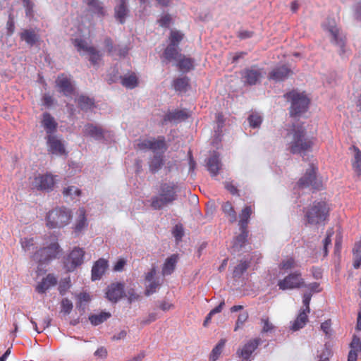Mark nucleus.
Wrapping results in <instances>:
<instances>
[{
    "instance_id": "f257e3e1",
    "label": "nucleus",
    "mask_w": 361,
    "mask_h": 361,
    "mask_svg": "<svg viewBox=\"0 0 361 361\" xmlns=\"http://www.w3.org/2000/svg\"><path fill=\"white\" fill-rule=\"evenodd\" d=\"M289 151L293 154H305L312 149L314 138L306 135L305 128L302 126H293V129L286 137Z\"/></svg>"
},
{
    "instance_id": "f03ea898",
    "label": "nucleus",
    "mask_w": 361,
    "mask_h": 361,
    "mask_svg": "<svg viewBox=\"0 0 361 361\" xmlns=\"http://www.w3.org/2000/svg\"><path fill=\"white\" fill-rule=\"evenodd\" d=\"M178 185L173 181L163 182L159 185V195L151 198V207L159 210L166 205L173 203L178 198Z\"/></svg>"
},
{
    "instance_id": "7ed1b4c3",
    "label": "nucleus",
    "mask_w": 361,
    "mask_h": 361,
    "mask_svg": "<svg viewBox=\"0 0 361 361\" xmlns=\"http://www.w3.org/2000/svg\"><path fill=\"white\" fill-rule=\"evenodd\" d=\"M72 218L71 211L66 207H58L48 212L46 225L49 228H63Z\"/></svg>"
},
{
    "instance_id": "20e7f679",
    "label": "nucleus",
    "mask_w": 361,
    "mask_h": 361,
    "mask_svg": "<svg viewBox=\"0 0 361 361\" xmlns=\"http://www.w3.org/2000/svg\"><path fill=\"white\" fill-rule=\"evenodd\" d=\"M284 97L291 102L290 115L297 116L307 111L310 99L303 92L292 90L286 93Z\"/></svg>"
},
{
    "instance_id": "39448f33",
    "label": "nucleus",
    "mask_w": 361,
    "mask_h": 361,
    "mask_svg": "<svg viewBox=\"0 0 361 361\" xmlns=\"http://www.w3.org/2000/svg\"><path fill=\"white\" fill-rule=\"evenodd\" d=\"M135 148L141 151L151 150L156 154H164L168 149V145L164 136H158L149 139L138 140Z\"/></svg>"
},
{
    "instance_id": "423d86ee",
    "label": "nucleus",
    "mask_w": 361,
    "mask_h": 361,
    "mask_svg": "<svg viewBox=\"0 0 361 361\" xmlns=\"http://www.w3.org/2000/svg\"><path fill=\"white\" fill-rule=\"evenodd\" d=\"M329 209L325 202H314L307 209L305 217L310 224H319L329 216Z\"/></svg>"
},
{
    "instance_id": "0eeeda50",
    "label": "nucleus",
    "mask_w": 361,
    "mask_h": 361,
    "mask_svg": "<svg viewBox=\"0 0 361 361\" xmlns=\"http://www.w3.org/2000/svg\"><path fill=\"white\" fill-rule=\"evenodd\" d=\"M60 252L59 245L57 240L54 239V242H51L49 245L37 250L32 257L35 261L42 264L56 258Z\"/></svg>"
},
{
    "instance_id": "6e6552de",
    "label": "nucleus",
    "mask_w": 361,
    "mask_h": 361,
    "mask_svg": "<svg viewBox=\"0 0 361 361\" xmlns=\"http://www.w3.org/2000/svg\"><path fill=\"white\" fill-rule=\"evenodd\" d=\"M278 286L279 289L285 290L306 287L307 284L302 277V273L300 271H295L288 274L283 279L279 280Z\"/></svg>"
},
{
    "instance_id": "1a4fd4ad",
    "label": "nucleus",
    "mask_w": 361,
    "mask_h": 361,
    "mask_svg": "<svg viewBox=\"0 0 361 361\" xmlns=\"http://www.w3.org/2000/svg\"><path fill=\"white\" fill-rule=\"evenodd\" d=\"M317 168L311 164L305 175L297 183L300 188L311 187L313 190H319L322 188V183L317 178Z\"/></svg>"
},
{
    "instance_id": "9d476101",
    "label": "nucleus",
    "mask_w": 361,
    "mask_h": 361,
    "mask_svg": "<svg viewBox=\"0 0 361 361\" xmlns=\"http://www.w3.org/2000/svg\"><path fill=\"white\" fill-rule=\"evenodd\" d=\"M73 43L78 51L83 50L90 54L89 60L92 65L98 64L102 59V54L100 51L92 46H88L85 40L77 38L73 39Z\"/></svg>"
},
{
    "instance_id": "9b49d317",
    "label": "nucleus",
    "mask_w": 361,
    "mask_h": 361,
    "mask_svg": "<svg viewBox=\"0 0 361 361\" xmlns=\"http://www.w3.org/2000/svg\"><path fill=\"white\" fill-rule=\"evenodd\" d=\"M56 177L51 173L39 174L35 178L32 185L37 190L51 191L56 183Z\"/></svg>"
},
{
    "instance_id": "f8f14e48",
    "label": "nucleus",
    "mask_w": 361,
    "mask_h": 361,
    "mask_svg": "<svg viewBox=\"0 0 361 361\" xmlns=\"http://www.w3.org/2000/svg\"><path fill=\"white\" fill-rule=\"evenodd\" d=\"M262 340L260 338H255L247 341L241 348H239L236 351L238 357L243 359V361H247L250 360L252 354L255 351L258 346L261 344Z\"/></svg>"
},
{
    "instance_id": "ddd939ff",
    "label": "nucleus",
    "mask_w": 361,
    "mask_h": 361,
    "mask_svg": "<svg viewBox=\"0 0 361 361\" xmlns=\"http://www.w3.org/2000/svg\"><path fill=\"white\" fill-rule=\"evenodd\" d=\"M48 152L52 154L63 155L66 154L63 141L56 135H48L46 137Z\"/></svg>"
},
{
    "instance_id": "4468645a",
    "label": "nucleus",
    "mask_w": 361,
    "mask_h": 361,
    "mask_svg": "<svg viewBox=\"0 0 361 361\" xmlns=\"http://www.w3.org/2000/svg\"><path fill=\"white\" fill-rule=\"evenodd\" d=\"M85 255V251L82 248H80L78 247H74V249L69 254L68 257V262L66 264V267L68 271H73L77 267L81 265L83 263V258Z\"/></svg>"
},
{
    "instance_id": "2eb2a0df",
    "label": "nucleus",
    "mask_w": 361,
    "mask_h": 361,
    "mask_svg": "<svg viewBox=\"0 0 361 361\" xmlns=\"http://www.w3.org/2000/svg\"><path fill=\"white\" fill-rule=\"evenodd\" d=\"M262 77V69L258 68L257 66H252L250 68H245L242 73L243 82L245 84L249 85H256Z\"/></svg>"
},
{
    "instance_id": "dca6fc26",
    "label": "nucleus",
    "mask_w": 361,
    "mask_h": 361,
    "mask_svg": "<svg viewBox=\"0 0 361 361\" xmlns=\"http://www.w3.org/2000/svg\"><path fill=\"white\" fill-rule=\"evenodd\" d=\"M124 294V286L121 283H112L108 286L106 292L109 300L116 302L120 300Z\"/></svg>"
},
{
    "instance_id": "f3484780",
    "label": "nucleus",
    "mask_w": 361,
    "mask_h": 361,
    "mask_svg": "<svg viewBox=\"0 0 361 361\" xmlns=\"http://www.w3.org/2000/svg\"><path fill=\"white\" fill-rule=\"evenodd\" d=\"M88 226V221L86 216V210L85 208L81 207L78 210V217L75 220L73 232L76 235H78Z\"/></svg>"
},
{
    "instance_id": "a211bd4d",
    "label": "nucleus",
    "mask_w": 361,
    "mask_h": 361,
    "mask_svg": "<svg viewBox=\"0 0 361 361\" xmlns=\"http://www.w3.org/2000/svg\"><path fill=\"white\" fill-rule=\"evenodd\" d=\"M292 74V71L286 66H281L274 68L269 75V79L275 81H283Z\"/></svg>"
},
{
    "instance_id": "6ab92c4d",
    "label": "nucleus",
    "mask_w": 361,
    "mask_h": 361,
    "mask_svg": "<svg viewBox=\"0 0 361 361\" xmlns=\"http://www.w3.org/2000/svg\"><path fill=\"white\" fill-rule=\"evenodd\" d=\"M108 267V261L105 259L100 258L94 264L92 269V281L99 280L105 273Z\"/></svg>"
},
{
    "instance_id": "aec40b11",
    "label": "nucleus",
    "mask_w": 361,
    "mask_h": 361,
    "mask_svg": "<svg viewBox=\"0 0 361 361\" xmlns=\"http://www.w3.org/2000/svg\"><path fill=\"white\" fill-rule=\"evenodd\" d=\"M56 82V86L65 96H70L73 93L74 88L70 80L64 74L59 75Z\"/></svg>"
},
{
    "instance_id": "412c9836",
    "label": "nucleus",
    "mask_w": 361,
    "mask_h": 361,
    "mask_svg": "<svg viewBox=\"0 0 361 361\" xmlns=\"http://www.w3.org/2000/svg\"><path fill=\"white\" fill-rule=\"evenodd\" d=\"M42 125L45 129L47 135H53L56 130L58 126L54 118L48 112H45L42 114Z\"/></svg>"
},
{
    "instance_id": "4be33fe9",
    "label": "nucleus",
    "mask_w": 361,
    "mask_h": 361,
    "mask_svg": "<svg viewBox=\"0 0 361 361\" xmlns=\"http://www.w3.org/2000/svg\"><path fill=\"white\" fill-rule=\"evenodd\" d=\"M57 283L56 278L51 274H49L44 278L36 286V291L39 293H44L50 287Z\"/></svg>"
},
{
    "instance_id": "5701e85b",
    "label": "nucleus",
    "mask_w": 361,
    "mask_h": 361,
    "mask_svg": "<svg viewBox=\"0 0 361 361\" xmlns=\"http://www.w3.org/2000/svg\"><path fill=\"white\" fill-rule=\"evenodd\" d=\"M240 233L237 235L233 241V245L231 247L233 252H239L245 246L247 241V229L240 228Z\"/></svg>"
},
{
    "instance_id": "b1692460",
    "label": "nucleus",
    "mask_w": 361,
    "mask_h": 361,
    "mask_svg": "<svg viewBox=\"0 0 361 361\" xmlns=\"http://www.w3.org/2000/svg\"><path fill=\"white\" fill-rule=\"evenodd\" d=\"M207 169L212 176H215L219 173L221 168V162L217 154H214L208 159L207 163Z\"/></svg>"
},
{
    "instance_id": "393cba45",
    "label": "nucleus",
    "mask_w": 361,
    "mask_h": 361,
    "mask_svg": "<svg viewBox=\"0 0 361 361\" xmlns=\"http://www.w3.org/2000/svg\"><path fill=\"white\" fill-rule=\"evenodd\" d=\"M178 261V255H172L169 257H168L162 267V274L170 275L174 271L176 263Z\"/></svg>"
},
{
    "instance_id": "a878e982",
    "label": "nucleus",
    "mask_w": 361,
    "mask_h": 361,
    "mask_svg": "<svg viewBox=\"0 0 361 361\" xmlns=\"http://www.w3.org/2000/svg\"><path fill=\"white\" fill-rule=\"evenodd\" d=\"M308 312L300 310L298 315L292 324L291 330L295 331L303 328L308 321Z\"/></svg>"
},
{
    "instance_id": "bb28decb",
    "label": "nucleus",
    "mask_w": 361,
    "mask_h": 361,
    "mask_svg": "<svg viewBox=\"0 0 361 361\" xmlns=\"http://www.w3.org/2000/svg\"><path fill=\"white\" fill-rule=\"evenodd\" d=\"M20 39L25 41L28 45L33 46L39 39V36L33 30H25L20 35Z\"/></svg>"
},
{
    "instance_id": "cd10ccee",
    "label": "nucleus",
    "mask_w": 361,
    "mask_h": 361,
    "mask_svg": "<svg viewBox=\"0 0 361 361\" xmlns=\"http://www.w3.org/2000/svg\"><path fill=\"white\" fill-rule=\"evenodd\" d=\"M173 86L176 92H185L190 87V79L187 76L176 78L173 82Z\"/></svg>"
},
{
    "instance_id": "c85d7f7f",
    "label": "nucleus",
    "mask_w": 361,
    "mask_h": 361,
    "mask_svg": "<svg viewBox=\"0 0 361 361\" xmlns=\"http://www.w3.org/2000/svg\"><path fill=\"white\" fill-rule=\"evenodd\" d=\"M164 56L167 61H171L178 60L182 54L179 52L178 47L169 44L164 51Z\"/></svg>"
},
{
    "instance_id": "c756f323",
    "label": "nucleus",
    "mask_w": 361,
    "mask_h": 361,
    "mask_svg": "<svg viewBox=\"0 0 361 361\" xmlns=\"http://www.w3.org/2000/svg\"><path fill=\"white\" fill-rule=\"evenodd\" d=\"M252 214V209L250 206L244 207L240 214L239 226L240 228L247 229L249 219Z\"/></svg>"
},
{
    "instance_id": "7c9ffc66",
    "label": "nucleus",
    "mask_w": 361,
    "mask_h": 361,
    "mask_svg": "<svg viewBox=\"0 0 361 361\" xmlns=\"http://www.w3.org/2000/svg\"><path fill=\"white\" fill-rule=\"evenodd\" d=\"M354 152V158L352 160V166L354 171L357 175L361 174V150L357 146H352L350 147Z\"/></svg>"
},
{
    "instance_id": "2f4dec72",
    "label": "nucleus",
    "mask_w": 361,
    "mask_h": 361,
    "mask_svg": "<svg viewBox=\"0 0 361 361\" xmlns=\"http://www.w3.org/2000/svg\"><path fill=\"white\" fill-rule=\"evenodd\" d=\"M127 0H121L120 4L115 8V16L121 23L125 22L128 10L126 5Z\"/></svg>"
},
{
    "instance_id": "473e14b6",
    "label": "nucleus",
    "mask_w": 361,
    "mask_h": 361,
    "mask_svg": "<svg viewBox=\"0 0 361 361\" xmlns=\"http://www.w3.org/2000/svg\"><path fill=\"white\" fill-rule=\"evenodd\" d=\"M84 133L86 135H89L96 139H102L104 137L102 128L94 126L92 124H87L85 126Z\"/></svg>"
},
{
    "instance_id": "72a5a7b5",
    "label": "nucleus",
    "mask_w": 361,
    "mask_h": 361,
    "mask_svg": "<svg viewBox=\"0 0 361 361\" xmlns=\"http://www.w3.org/2000/svg\"><path fill=\"white\" fill-rule=\"evenodd\" d=\"M86 1L90 11L93 13L99 16H104L105 15L104 8L99 0H87Z\"/></svg>"
},
{
    "instance_id": "f704fd0d",
    "label": "nucleus",
    "mask_w": 361,
    "mask_h": 361,
    "mask_svg": "<svg viewBox=\"0 0 361 361\" xmlns=\"http://www.w3.org/2000/svg\"><path fill=\"white\" fill-rule=\"evenodd\" d=\"M164 164L163 154H155L149 163V169L152 173H156L163 166Z\"/></svg>"
},
{
    "instance_id": "c9c22d12",
    "label": "nucleus",
    "mask_w": 361,
    "mask_h": 361,
    "mask_svg": "<svg viewBox=\"0 0 361 361\" xmlns=\"http://www.w3.org/2000/svg\"><path fill=\"white\" fill-rule=\"evenodd\" d=\"M188 118V114L182 110L170 112L165 115L164 121H176L185 120Z\"/></svg>"
},
{
    "instance_id": "e433bc0d",
    "label": "nucleus",
    "mask_w": 361,
    "mask_h": 361,
    "mask_svg": "<svg viewBox=\"0 0 361 361\" xmlns=\"http://www.w3.org/2000/svg\"><path fill=\"white\" fill-rule=\"evenodd\" d=\"M226 340L221 338L216 346L212 349L209 355V361H216L221 354L222 350L226 344Z\"/></svg>"
},
{
    "instance_id": "4c0bfd02",
    "label": "nucleus",
    "mask_w": 361,
    "mask_h": 361,
    "mask_svg": "<svg viewBox=\"0 0 361 361\" xmlns=\"http://www.w3.org/2000/svg\"><path fill=\"white\" fill-rule=\"evenodd\" d=\"M111 317L109 312H102L97 314H92L89 317V320L94 326H97L106 321Z\"/></svg>"
},
{
    "instance_id": "58836bf2",
    "label": "nucleus",
    "mask_w": 361,
    "mask_h": 361,
    "mask_svg": "<svg viewBox=\"0 0 361 361\" xmlns=\"http://www.w3.org/2000/svg\"><path fill=\"white\" fill-rule=\"evenodd\" d=\"M62 193L65 197H69L71 200H73L76 197H80L82 192L78 188L72 185L65 188Z\"/></svg>"
},
{
    "instance_id": "ea45409f",
    "label": "nucleus",
    "mask_w": 361,
    "mask_h": 361,
    "mask_svg": "<svg viewBox=\"0 0 361 361\" xmlns=\"http://www.w3.org/2000/svg\"><path fill=\"white\" fill-rule=\"evenodd\" d=\"M177 61V66L180 71H189L193 67L192 61L191 59L186 58L183 55H182L181 57H178Z\"/></svg>"
},
{
    "instance_id": "a19ab883",
    "label": "nucleus",
    "mask_w": 361,
    "mask_h": 361,
    "mask_svg": "<svg viewBox=\"0 0 361 361\" xmlns=\"http://www.w3.org/2000/svg\"><path fill=\"white\" fill-rule=\"evenodd\" d=\"M250 262L249 261H240V263L235 267L233 276L235 278H240L247 271L250 267Z\"/></svg>"
},
{
    "instance_id": "79ce46f5",
    "label": "nucleus",
    "mask_w": 361,
    "mask_h": 361,
    "mask_svg": "<svg viewBox=\"0 0 361 361\" xmlns=\"http://www.w3.org/2000/svg\"><path fill=\"white\" fill-rule=\"evenodd\" d=\"M222 209L225 214L229 217V220L231 223L236 221V213L230 202H224L222 204Z\"/></svg>"
},
{
    "instance_id": "37998d69",
    "label": "nucleus",
    "mask_w": 361,
    "mask_h": 361,
    "mask_svg": "<svg viewBox=\"0 0 361 361\" xmlns=\"http://www.w3.org/2000/svg\"><path fill=\"white\" fill-rule=\"evenodd\" d=\"M78 104L82 110H87L93 106L94 101L88 97L81 95L78 99Z\"/></svg>"
},
{
    "instance_id": "c03bdc74",
    "label": "nucleus",
    "mask_w": 361,
    "mask_h": 361,
    "mask_svg": "<svg viewBox=\"0 0 361 361\" xmlns=\"http://www.w3.org/2000/svg\"><path fill=\"white\" fill-rule=\"evenodd\" d=\"M121 83L124 87L133 89L137 85V78L135 74H131L122 78Z\"/></svg>"
},
{
    "instance_id": "a18cd8bd",
    "label": "nucleus",
    "mask_w": 361,
    "mask_h": 361,
    "mask_svg": "<svg viewBox=\"0 0 361 361\" xmlns=\"http://www.w3.org/2000/svg\"><path fill=\"white\" fill-rule=\"evenodd\" d=\"M78 302L76 304L77 308L81 310L82 312L85 310V305L87 302H90L91 298L90 295L85 292L80 293L77 295Z\"/></svg>"
},
{
    "instance_id": "49530a36",
    "label": "nucleus",
    "mask_w": 361,
    "mask_h": 361,
    "mask_svg": "<svg viewBox=\"0 0 361 361\" xmlns=\"http://www.w3.org/2000/svg\"><path fill=\"white\" fill-rule=\"evenodd\" d=\"M184 35L178 30H171L169 36V44L178 47Z\"/></svg>"
},
{
    "instance_id": "de8ad7c7",
    "label": "nucleus",
    "mask_w": 361,
    "mask_h": 361,
    "mask_svg": "<svg viewBox=\"0 0 361 361\" xmlns=\"http://www.w3.org/2000/svg\"><path fill=\"white\" fill-rule=\"evenodd\" d=\"M297 267L296 262L293 257H288L280 263L279 268L282 270H290Z\"/></svg>"
},
{
    "instance_id": "09e8293b",
    "label": "nucleus",
    "mask_w": 361,
    "mask_h": 361,
    "mask_svg": "<svg viewBox=\"0 0 361 361\" xmlns=\"http://www.w3.org/2000/svg\"><path fill=\"white\" fill-rule=\"evenodd\" d=\"M261 324L262 325V334L271 332L274 329V326L271 322H270L269 319L267 317H263L261 319Z\"/></svg>"
},
{
    "instance_id": "8fccbe9b",
    "label": "nucleus",
    "mask_w": 361,
    "mask_h": 361,
    "mask_svg": "<svg viewBox=\"0 0 361 361\" xmlns=\"http://www.w3.org/2000/svg\"><path fill=\"white\" fill-rule=\"evenodd\" d=\"M172 234L177 242L180 241L184 235V229L183 225L181 224H176L173 228Z\"/></svg>"
},
{
    "instance_id": "3c124183",
    "label": "nucleus",
    "mask_w": 361,
    "mask_h": 361,
    "mask_svg": "<svg viewBox=\"0 0 361 361\" xmlns=\"http://www.w3.org/2000/svg\"><path fill=\"white\" fill-rule=\"evenodd\" d=\"M247 120L250 126L252 128L259 127L262 121V118L259 115L254 114L250 115Z\"/></svg>"
},
{
    "instance_id": "603ef678",
    "label": "nucleus",
    "mask_w": 361,
    "mask_h": 361,
    "mask_svg": "<svg viewBox=\"0 0 361 361\" xmlns=\"http://www.w3.org/2000/svg\"><path fill=\"white\" fill-rule=\"evenodd\" d=\"M249 314L247 312H244L240 314L238 317L237 321L235 322V326L234 328V331H236L243 326L244 323L248 319Z\"/></svg>"
},
{
    "instance_id": "864d4df0",
    "label": "nucleus",
    "mask_w": 361,
    "mask_h": 361,
    "mask_svg": "<svg viewBox=\"0 0 361 361\" xmlns=\"http://www.w3.org/2000/svg\"><path fill=\"white\" fill-rule=\"evenodd\" d=\"M61 312H63L66 314H68L73 310V303L68 298H63L61 303Z\"/></svg>"
},
{
    "instance_id": "5fc2aeb1",
    "label": "nucleus",
    "mask_w": 361,
    "mask_h": 361,
    "mask_svg": "<svg viewBox=\"0 0 361 361\" xmlns=\"http://www.w3.org/2000/svg\"><path fill=\"white\" fill-rule=\"evenodd\" d=\"M311 298H312L311 293H306L303 295V300H302L303 307L300 310L310 313V303Z\"/></svg>"
},
{
    "instance_id": "6e6d98bb",
    "label": "nucleus",
    "mask_w": 361,
    "mask_h": 361,
    "mask_svg": "<svg viewBox=\"0 0 361 361\" xmlns=\"http://www.w3.org/2000/svg\"><path fill=\"white\" fill-rule=\"evenodd\" d=\"M104 47L106 49L107 54L109 55H112L114 51L115 50V47L114 45V42L111 38L106 37L104 41Z\"/></svg>"
},
{
    "instance_id": "4d7b16f0",
    "label": "nucleus",
    "mask_w": 361,
    "mask_h": 361,
    "mask_svg": "<svg viewBox=\"0 0 361 361\" xmlns=\"http://www.w3.org/2000/svg\"><path fill=\"white\" fill-rule=\"evenodd\" d=\"M20 244L25 251H27L34 245L33 238H25L21 239Z\"/></svg>"
},
{
    "instance_id": "13d9d810",
    "label": "nucleus",
    "mask_w": 361,
    "mask_h": 361,
    "mask_svg": "<svg viewBox=\"0 0 361 361\" xmlns=\"http://www.w3.org/2000/svg\"><path fill=\"white\" fill-rule=\"evenodd\" d=\"M7 35H11L15 30L14 18L12 14L8 16V20L6 23Z\"/></svg>"
},
{
    "instance_id": "bf43d9fd",
    "label": "nucleus",
    "mask_w": 361,
    "mask_h": 361,
    "mask_svg": "<svg viewBox=\"0 0 361 361\" xmlns=\"http://www.w3.org/2000/svg\"><path fill=\"white\" fill-rule=\"evenodd\" d=\"M71 286V279L69 277L64 279L59 285V290L61 294H64V293Z\"/></svg>"
},
{
    "instance_id": "052dcab7",
    "label": "nucleus",
    "mask_w": 361,
    "mask_h": 361,
    "mask_svg": "<svg viewBox=\"0 0 361 361\" xmlns=\"http://www.w3.org/2000/svg\"><path fill=\"white\" fill-rule=\"evenodd\" d=\"M350 347L356 352H361V340L356 336H354L350 344Z\"/></svg>"
},
{
    "instance_id": "680f3d73",
    "label": "nucleus",
    "mask_w": 361,
    "mask_h": 361,
    "mask_svg": "<svg viewBox=\"0 0 361 361\" xmlns=\"http://www.w3.org/2000/svg\"><path fill=\"white\" fill-rule=\"evenodd\" d=\"M254 35L253 31L250 30H239L237 33V37L240 39H245L252 37Z\"/></svg>"
},
{
    "instance_id": "e2e57ef3",
    "label": "nucleus",
    "mask_w": 361,
    "mask_h": 361,
    "mask_svg": "<svg viewBox=\"0 0 361 361\" xmlns=\"http://www.w3.org/2000/svg\"><path fill=\"white\" fill-rule=\"evenodd\" d=\"M158 286L159 283L157 281H151V283L146 288L145 295L147 296L152 295L156 291Z\"/></svg>"
},
{
    "instance_id": "0e129e2a",
    "label": "nucleus",
    "mask_w": 361,
    "mask_h": 361,
    "mask_svg": "<svg viewBox=\"0 0 361 361\" xmlns=\"http://www.w3.org/2000/svg\"><path fill=\"white\" fill-rule=\"evenodd\" d=\"M305 288H307L310 291V293H311L312 294L314 293H319L322 291L320 284L317 282H313L310 284H307V286Z\"/></svg>"
},
{
    "instance_id": "69168bd1",
    "label": "nucleus",
    "mask_w": 361,
    "mask_h": 361,
    "mask_svg": "<svg viewBox=\"0 0 361 361\" xmlns=\"http://www.w3.org/2000/svg\"><path fill=\"white\" fill-rule=\"evenodd\" d=\"M171 22V17L170 15L166 14L163 16L159 20V23L160 26L164 27H168Z\"/></svg>"
},
{
    "instance_id": "338daca9",
    "label": "nucleus",
    "mask_w": 361,
    "mask_h": 361,
    "mask_svg": "<svg viewBox=\"0 0 361 361\" xmlns=\"http://www.w3.org/2000/svg\"><path fill=\"white\" fill-rule=\"evenodd\" d=\"M224 186L225 188L233 195H238V190L232 182H225Z\"/></svg>"
},
{
    "instance_id": "774afa93",
    "label": "nucleus",
    "mask_w": 361,
    "mask_h": 361,
    "mask_svg": "<svg viewBox=\"0 0 361 361\" xmlns=\"http://www.w3.org/2000/svg\"><path fill=\"white\" fill-rule=\"evenodd\" d=\"M126 264V260L123 258H120L118 259L114 267V270L115 271H121L123 269L125 265Z\"/></svg>"
}]
</instances>
